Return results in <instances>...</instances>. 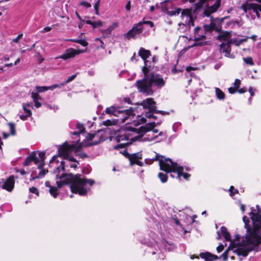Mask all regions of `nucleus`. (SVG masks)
<instances>
[{
	"mask_svg": "<svg viewBox=\"0 0 261 261\" xmlns=\"http://www.w3.org/2000/svg\"><path fill=\"white\" fill-rule=\"evenodd\" d=\"M45 152H40L39 153V156L41 159V163L38 165V168L39 169H41L43 168L44 166V160H45Z\"/></svg>",
	"mask_w": 261,
	"mask_h": 261,
	"instance_id": "393cba45",
	"label": "nucleus"
},
{
	"mask_svg": "<svg viewBox=\"0 0 261 261\" xmlns=\"http://www.w3.org/2000/svg\"><path fill=\"white\" fill-rule=\"evenodd\" d=\"M155 126L156 125L155 122H151L148 123L145 126H141L139 128H135L130 127H126V128L129 130L136 133L137 136H135L134 139L135 140H139L144 136L145 133L147 132H149L152 129H153V133H157L158 132V130L153 129Z\"/></svg>",
	"mask_w": 261,
	"mask_h": 261,
	"instance_id": "6e6552de",
	"label": "nucleus"
},
{
	"mask_svg": "<svg viewBox=\"0 0 261 261\" xmlns=\"http://www.w3.org/2000/svg\"><path fill=\"white\" fill-rule=\"evenodd\" d=\"M131 8L130 2L128 1L125 6V9L127 11H129Z\"/></svg>",
	"mask_w": 261,
	"mask_h": 261,
	"instance_id": "052dcab7",
	"label": "nucleus"
},
{
	"mask_svg": "<svg viewBox=\"0 0 261 261\" xmlns=\"http://www.w3.org/2000/svg\"><path fill=\"white\" fill-rule=\"evenodd\" d=\"M35 103V106L37 108H40L41 106V103L39 101V100H33Z\"/></svg>",
	"mask_w": 261,
	"mask_h": 261,
	"instance_id": "13d9d810",
	"label": "nucleus"
},
{
	"mask_svg": "<svg viewBox=\"0 0 261 261\" xmlns=\"http://www.w3.org/2000/svg\"><path fill=\"white\" fill-rule=\"evenodd\" d=\"M192 11V9H182L181 12L182 23L189 28L194 26V18Z\"/></svg>",
	"mask_w": 261,
	"mask_h": 261,
	"instance_id": "1a4fd4ad",
	"label": "nucleus"
},
{
	"mask_svg": "<svg viewBox=\"0 0 261 261\" xmlns=\"http://www.w3.org/2000/svg\"><path fill=\"white\" fill-rule=\"evenodd\" d=\"M221 37L224 38V39H225V41H226L227 43H229L230 45L231 44H235L237 45H239L236 39H232L230 38V34L228 32H225L221 36Z\"/></svg>",
	"mask_w": 261,
	"mask_h": 261,
	"instance_id": "412c9836",
	"label": "nucleus"
},
{
	"mask_svg": "<svg viewBox=\"0 0 261 261\" xmlns=\"http://www.w3.org/2000/svg\"><path fill=\"white\" fill-rule=\"evenodd\" d=\"M96 137H98V135L97 134H87L86 138L87 140L92 141L93 139Z\"/></svg>",
	"mask_w": 261,
	"mask_h": 261,
	"instance_id": "f704fd0d",
	"label": "nucleus"
},
{
	"mask_svg": "<svg viewBox=\"0 0 261 261\" xmlns=\"http://www.w3.org/2000/svg\"><path fill=\"white\" fill-rule=\"evenodd\" d=\"M103 124L106 126H109L112 124L111 121L109 120H107L103 122Z\"/></svg>",
	"mask_w": 261,
	"mask_h": 261,
	"instance_id": "0e129e2a",
	"label": "nucleus"
},
{
	"mask_svg": "<svg viewBox=\"0 0 261 261\" xmlns=\"http://www.w3.org/2000/svg\"><path fill=\"white\" fill-rule=\"evenodd\" d=\"M254 91H255V89H253L252 88L250 87L249 89V92L250 94L251 97H252L254 95Z\"/></svg>",
	"mask_w": 261,
	"mask_h": 261,
	"instance_id": "680f3d73",
	"label": "nucleus"
},
{
	"mask_svg": "<svg viewBox=\"0 0 261 261\" xmlns=\"http://www.w3.org/2000/svg\"><path fill=\"white\" fill-rule=\"evenodd\" d=\"M255 1L260 4L246 2L240 6V9L244 11L246 17L251 20H254L256 18H259L260 17L261 0Z\"/></svg>",
	"mask_w": 261,
	"mask_h": 261,
	"instance_id": "423d86ee",
	"label": "nucleus"
},
{
	"mask_svg": "<svg viewBox=\"0 0 261 261\" xmlns=\"http://www.w3.org/2000/svg\"><path fill=\"white\" fill-rule=\"evenodd\" d=\"M146 121V120L145 118H144V117L141 116H138L137 117V123H138V124H143L144 123H145Z\"/></svg>",
	"mask_w": 261,
	"mask_h": 261,
	"instance_id": "58836bf2",
	"label": "nucleus"
},
{
	"mask_svg": "<svg viewBox=\"0 0 261 261\" xmlns=\"http://www.w3.org/2000/svg\"><path fill=\"white\" fill-rule=\"evenodd\" d=\"M31 95H32V97L33 99V100H42V98L41 97H40L39 96V95L38 94V92H32V94H31Z\"/></svg>",
	"mask_w": 261,
	"mask_h": 261,
	"instance_id": "473e14b6",
	"label": "nucleus"
},
{
	"mask_svg": "<svg viewBox=\"0 0 261 261\" xmlns=\"http://www.w3.org/2000/svg\"><path fill=\"white\" fill-rule=\"evenodd\" d=\"M220 40L223 41L222 43L220 45V51L225 54V56L227 57H230L231 47L229 43L225 41L224 38L220 37Z\"/></svg>",
	"mask_w": 261,
	"mask_h": 261,
	"instance_id": "f3484780",
	"label": "nucleus"
},
{
	"mask_svg": "<svg viewBox=\"0 0 261 261\" xmlns=\"http://www.w3.org/2000/svg\"><path fill=\"white\" fill-rule=\"evenodd\" d=\"M76 76V74H73L70 76L66 81L64 82L63 83L60 84H57V86H59L58 88H63L66 84L73 81L75 78Z\"/></svg>",
	"mask_w": 261,
	"mask_h": 261,
	"instance_id": "a878e982",
	"label": "nucleus"
},
{
	"mask_svg": "<svg viewBox=\"0 0 261 261\" xmlns=\"http://www.w3.org/2000/svg\"><path fill=\"white\" fill-rule=\"evenodd\" d=\"M215 93L218 99L223 100L225 98V93L219 88H215Z\"/></svg>",
	"mask_w": 261,
	"mask_h": 261,
	"instance_id": "b1692460",
	"label": "nucleus"
},
{
	"mask_svg": "<svg viewBox=\"0 0 261 261\" xmlns=\"http://www.w3.org/2000/svg\"><path fill=\"white\" fill-rule=\"evenodd\" d=\"M129 133L127 132V131L120 132V133L116 136V141L119 142L122 141H127V142L120 143L118 145L115 146L114 148L116 149L124 148L126 146V145L128 144V141L129 140ZM130 140H133L134 141L136 140L134 139V137L133 138H130Z\"/></svg>",
	"mask_w": 261,
	"mask_h": 261,
	"instance_id": "f8f14e48",
	"label": "nucleus"
},
{
	"mask_svg": "<svg viewBox=\"0 0 261 261\" xmlns=\"http://www.w3.org/2000/svg\"><path fill=\"white\" fill-rule=\"evenodd\" d=\"M215 28V24L211 22L208 24H205L203 25L204 30L206 32H211L214 30Z\"/></svg>",
	"mask_w": 261,
	"mask_h": 261,
	"instance_id": "cd10ccee",
	"label": "nucleus"
},
{
	"mask_svg": "<svg viewBox=\"0 0 261 261\" xmlns=\"http://www.w3.org/2000/svg\"><path fill=\"white\" fill-rule=\"evenodd\" d=\"M158 137V136H154L151 137H147V138H144L143 140L144 141H151L153 140L154 139H156Z\"/></svg>",
	"mask_w": 261,
	"mask_h": 261,
	"instance_id": "3c124183",
	"label": "nucleus"
},
{
	"mask_svg": "<svg viewBox=\"0 0 261 261\" xmlns=\"http://www.w3.org/2000/svg\"><path fill=\"white\" fill-rule=\"evenodd\" d=\"M31 116V115H28L27 114L24 115V114H21V115H19V118L22 120H25L28 119V118L29 117Z\"/></svg>",
	"mask_w": 261,
	"mask_h": 261,
	"instance_id": "864d4df0",
	"label": "nucleus"
},
{
	"mask_svg": "<svg viewBox=\"0 0 261 261\" xmlns=\"http://www.w3.org/2000/svg\"><path fill=\"white\" fill-rule=\"evenodd\" d=\"M3 183L1 187L8 192H11L14 187L15 177L14 175L10 176L5 180H3Z\"/></svg>",
	"mask_w": 261,
	"mask_h": 261,
	"instance_id": "2eb2a0df",
	"label": "nucleus"
},
{
	"mask_svg": "<svg viewBox=\"0 0 261 261\" xmlns=\"http://www.w3.org/2000/svg\"><path fill=\"white\" fill-rule=\"evenodd\" d=\"M207 0H189L191 3H195L194 12L198 13L199 10L204 7L202 12L203 16L208 17L211 14L217 11L220 6L221 1L216 0L215 2L210 1L206 3Z\"/></svg>",
	"mask_w": 261,
	"mask_h": 261,
	"instance_id": "20e7f679",
	"label": "nucleus"
},
{
	"mask_svg": "<svg viewBox=\"0 0 261 261\" xmlns=\"http://www.w3.org/2000/svg\"><path fill=\"white\" fill-rule=\"evenodd\" d=\"M99 6V0H98L94 5V9L95 10V14L99 15L98 8Z\"/></svg>",
	"mask_w": 261,
	"mask_h": 261,
	"instance_id": "49530a36",
	"label": "nucleus"
},
{
	"mask_svg": "<svg viewBox=\"0 0 261 261\" xmlns=\"http://www.w3.org/2000/svg\"><path fill=\"white\" fill-rule=\"evenodd\" d=\"M138 55L144 61V66L142 67V71L144 72V70L149 69L150 67V65H148L147 59L151 56V53L149 50L141 47L138 51Z\"/></svg>",
	"mask_w": 261,
	"mask_h": 261,
	"instance_id": "ddd939ff",
	"label": "nucleus"
},
{
	"mask_svg": "<svg viewBox=\"0 0 261 261\" xmlns=\"http://www.w3.org/2000/svg\"><path fill=\"white\" fill-rule=\"evenodd\" d=\"M167 160H170L169 158H165V157L163 156L160 155L159 154L156 153L155 156L152 159H147L145 160V162L146 164H152L154 161L158 160L159 161V165L160 168H161V164H160V161H162L163 163H164V161H166Z\"/></svg>",
	"mask_w": 261,
	"mask_h": 261,
	"instance_id": "a211bd4d",
	"label": "nucleus"
},
{
	"mask_svg": "<svg viewBox=\"0 0 261 261\" xmlns=\"http://www.w3.org/2000/svg\"><path fill=\"white\" fill-rule=\"evenodd\" d=\"M33 159V162H34V163L36 165L38 164L40 162L39 159L36 156V153L34 152H33V159Z\"/></svg>",
	"mask_w": 261,
	"mask_h": 261,
	"instance_id": "c03bdc74",
	"label": "nucleus"
},
{
	"mask_svg": "<svg viewBox=\"0 0 261 261\" xmlns=\"http://www.w3.org/2000/svg\"><path fill=\"white\" fill-rule=\"evenodd\" d=\"M241 81L239 79H236L233 83L234 88L238 89L240 85Z\"/></svg>",
	"mask_w": 261,
	"mask_h": 261,
	"instance_id": "09e8293b",
	"label": "nucleus"
},
{
	"mask_svg": "<svg viewBox=\"0 0 261 261\" xmlns=\"http://www.w3.org/2000/svg\"><path fill=\"white\" fill-rule=\"evenodd\" d=\"M8 125L10 127V134L12 135H14L15 134V129L14 124L12 123H9Z\"/></svg>",
	"mask_w": 261,
	"mask_h": 261,
	"instance_id": "4c0bfd02",
	"label": "nucleus"
},
{
	"mask_svg": "<svg viewBox=\"0 0 261 261\" xmlns=\"http://www.w3.org/2000/svg\"><path fill=\"white\" fill-rule=\"evenodd\" d=\"M143 30V22L140 21L138 23L134 24L133 28L124 35L128 39L135 38L137 36L142 33Z\"/></svg>",
	"mask_w": 261,
	"mask_h": 261,
	"instance_id": "9b49d317",
	"label": "nucleus"
},
{
	"mask_svg": "<svg viewBox=\"0 0 261 261\" xmlns=\"http://www.w3.org/2000/svg\"><path fill=\"white\" fill-rule=\"evenodd\" d=\"M76 128L79 130V132L81 134H83L84 133V127L83 124L80 123L76 124Z\"/></svg>",
	"mask_w": 261,
	"mask_h": 261,
	"instance_id": "79ce46f5",
	"label": "nucleus"
},
{
	"mask_svg": "<svg viewBox=\"0 0 261 261\" xmlns=\"http://www.w3.org/2000/svg\"><path fill=\"white\" fill-rule=\"evenodd\" d=\"M158 177L160 179L161 181L163 183L166 182L167 181L168 176L166 174L160 172L158 174Z\"/></svg>",
	"mask_w": 261,
	"mask_h": 261,
	"instance_id": "7c9ffc66",
	"label": "nucleus"
},
{
	"mask_svg": "<svg viewBox=\"0 0 261 261\" xmlns=\"http://www.w3.org/2000/svg\"><path fill=\"white\" fill-rule=\"evenodd\" d=\"M153 113H155L154 112H151L149 111L148 112L146 113L145 117L148 118H154L155 119H156V116H154L153 115Z\"/></svg>",
	"mask_w": 261,
	"mask_h": 261,
	"instance_id": "e433bc0d",
	"label": "nucleus"
},
{
	"mask_svg": "<svg viewBox=\"0 0 261 261\" xmlns=\"http://www.w3.org/2000/svg\"><path fill=\"white\" fill-rule=\"evenodd\" d=\"M42 168H43L40 169L41 170L37 176L33 177V179L42 178L47 173V170Z\"/></svg>",
	"mask_w": 261,
	"mask_h": 261,
	"instance_id": "c85d7f7f",
	"label": "nucleus"
},
{
	"mask_svg": "<svg viewBox=\"0 0 261 261\" xmlns=\"http://www.w3.org/2000/svg\"><path fill=\"white\" fill-rule=\"evenodd\" d=\"M142 22H143V25L144 24H147L149 25L151 28L153 27V22H152L151 21H143Z\"/></svg>",
	"mask_w": 261,
	"mask_h": 261,
	"instance_id": "6e6d98bb",
	"label": "nucleus"
},
{
	"mask_svg": "<svg viewBox=\"0 0 261 261\" xmlns=\"http://www.w3.org/2000/svg\"><path fill=\"white\" fill-rule=\"evenodd\" d=\"M58 87L59 86H57V84H54L50 86H37L36 89L38 93H40L45 92L48 90H53L56 88H58Z\"/></svg>",
	"mask_w": 261,
	"mask_h": 261,
	"instance_id": "aec40b11",
	"label": "nucleus"
},
{
	"mask_svg": "<svg viewBox=\"0 0 261 261\" xmlns=\"http://www.w3.org/2000/svg\"><path fill=\"white\" fill-rule=\"evenodd\" d=\"M200 256L201 258L205 259L206 261L215 260L219 258L218 256L209 252L201 253Z\"/></svg>",
	"mask_w": 261,
	"mask_h": 261,
	"instance_id": "6ab92c4d",
	"label": "nucleus"
},
{
	"mask_svg": "<svg viewBox=\"0 0 261 261\" xmlns=\"http://www.w3.org/2000/svg\"><path fill=\"white\" fill-rule=\"evenodd\" d=\"M141 105L144 109H147L149 110V111L154 112L156 114L160 113L163 115L169 114L168 112L156 110V103L152 98H147L143 100L141 103Z\"/></svg>",
	"mask_w": 261,
	"mask_h": 261,
	"instance_id": "9d476101",
	"label": "nucleus"
},
{
	"mask_svg": "<svg viewBox=\"0 0 261 261\" xmlns=\"http://www.w3.org/2000/svg\"><path fill=\"white\" fill-rule=\"evenodd\" d=\"M82 50H75L72 48H69L66 50L65 53L60 56L56 57L55 59H62L66 60L69 58H72L75 57L76 55L83 53Z\"/></svg>",
	"mask_w": 261,
	"mask_h": 261,
	"instance_id": "4468645a",
	"label": "nucleus"
},
{
	"mask_svg": "<svg viewBox=\"0 0 261 261\" xmlns=\"http://www.w3.org/2000/svg\"><path fill=\"white\" fill-rule=\"evenodd\" d=\"M223 249H224V245L222 244H221L217 247V251L218 253H220L223 250Z\"/></svg>",
	"mask_w": 261,
	"mask_h": 261,
	"instance_id": "5fc2aeb1",
	"label": "nucleus"
},
{
	"mask_svg": "<svg viewBox=\"0 0 261 261\" xmlns=\"http://www.w3.org/2000/svg\"><path fill=\"white\" fill-rule=\"evenodd\" d=\"M49 193L50 194L54 197L56 198L58 195V188L54 187H50L49 189Z\"/></svg>",
	"mask_w": 261,
	"mask_h": 261,
	"instance_id": "c756f323",
	"label": "nucleus"
},
{
	"mask_svg": "<svg viewBox=\"0 0 261 261\" xmlns=\"http://www.w3.org/2000/svg\"><path fill=\"white\" fill-rule=\"evenodd\" d=\"M105 112L106 114L114 115L117 117H121L118 121L122 123L125 122L127 119L134 118V111L132 109L122 110L121 108L117 106H111L107 108Z\"/></svg>",
	"mask_w": 261,
	"mask_h": 261,
	"instance_id": "0eeeda50",
	"label": "nucleus"
},
{
	"mask_svg": "<svg viewBox=\"0 0 261 261\" xmlns=\"http://www.w3.org/2000/svg\"><path fill=\"white\" fill-rule=\"evenodd\" d=\"M56 155L52 157L49 162V166H53L52 165L54 164H58L59 163V161L56 159Z\"/></svg>",
	"mask_w": 261,
	"mask_h": 261,
	"instance_id": "a19ab883",
	"label": "nucleus"
},
{
	"mask_svg": "<svg viewBox=\"0 0 261 261\" xmlns=\"http://www.w3.org/2000/svg\"><path fill=\"white\" fill-rule=\"evenodd\" d=\"M23 34L21 33L19 34L17 37L13 39V42L15 43H18L20 39L22 38Z\"/></svg>",
	"mask_w": 261,
	"mask_h": 261,
	"instance_id": "de8ad7c7",
	"label": "nucleus"
},
{
	"mask_svg": "<svg viewBox=\"0 0 261 261\" xmlns=\"http://www.w3.org/2000/svg\"><path fill=\"white\" fill-rule=\"evenodd\" d=\"M52 29V28L51 27H45L44 28L43 30L41 31L42 33H46V32H49Z\"/></svg>",
	"mask_w": 261,
	"mask_h": 261,
	"instance_id": "4d7b16f0",
	"label": "nucleus"
},
{
	"mask_svg": "<svg viewBox=\"0 0 261 261\" xmlns=\"http://www.w3.org/2000/svg\"><path fill=\"white\" fill-rule=\"evenodd\" d=\"M243 61L247 64H249L250 65H251V66L254 65V62L253 61V59L250 57H247V58H243Z\"/></svg>",
	"mask_w": 261,
	"mask_h": 261,
	"instance_id": "2f4dec72",
	"label": "nucleus"
},
{
	"mask_svg": "<svg viewBox=\"0 0 261 261\" xmlns=\"http://www.w3.org/2000/svg\"><path fill=\"white\" fill-rule=\"evenodd\" d=\"M142 158V154L140 152H137L129 154L128 155V159L130 162V164L132 166L134 164H137L139 166H142L143 163L139 161V159Z\"/></svg>",
	"mask_w": 261,
	"mask_h": 261,
	"instance_id": "dca6fc26",
	"label": "nucleus"
},
{
	"mask_svg": "<svg viewBox=\"0 0 261 261\" xmlns=\"http://www.w3.org/2000/svg\"><path fill=\"white\" fill-rule=\"evenodd\" d=\"M85 21L84 20H82V21H80V23L79 24V29H81L83 28L84 25Z\"/></svg>",
	"mask_w": 261,
	"mask_h": 261,
	"instance_id": "69168bd1",
	"label": "nucleus"
},
{
	"mask_svg": "<svg viewBox=\"0 0 261 261\" xmlns=\"http://www.w3.org/2000/svg\"><path fill=\"white\" fill-rule=\"evenodd\" d=\"M236 89L235 88L230 87L228 88V91L230 94H233L236 92Z\"/></svg>",
	"mask_w": 261,
	"mask_h": 261,
	"instance_id": "bf43d9fd",
	"label": "nucleus"
},
{
	"mask_svg": "<svg viewBox=\"0 0 261 261\" xmlns=\"http://www.w3.org/2000/svg\"><path fill=\"white\" fill-rule=\"evenodd\" d=\"M33 153H32L29 156H28L24 163L25 166H29L30 163L33 162Z\"/></svg>",
	"mask_w": 261,
	"mask_h": 261,
	"instance_id": "72a5a7b5",
	"label": "nucleus"
},
{
	"mask_svg": "<svg viewBox=\"0 0 261 261\" xmlns=\"http://www.w3.org/2000/svg\"><path fill=\"white\" fill-rule=\"evenodd\" d=\"M221 232L222 235L224 238L225 240L227 241H230L233 244L231 241V236L229 232L227 231V228L224 226H222L221 227Z\"/></svg>",
	"mask_w": 261,
	"mask_h": 261,
	"instance_id": "4be33fe9",
	"label": "nucleus"
},
{
	"mask_svg": "<svg viewBox=\"0 0 261 261\" xmlns=\"http://www.w3.org/2000/svg\"><path fill=\"white\" fill-rule=\"evenodd\" d=\"M93 24H92V27L93 29H95L97 27H101L103 25V22L101 21V20H98V21H93Z\"/></svg>",
	"mask_w": 261,
	"mask_h": 261,
	"instance_id": "c9c22d12",
	"label": "nucleus"
},
{
	"mask_svg": "<svg viewBox=\"0 0 261 261\" xmlns=\"http://www.w3.org/2000/svg\"><path fill=\"white\" fill-rule=\"evenodd\" d=\"M246 91V90L244 88H241V89H240L238 90V92L240 93H243L245 92Z\"/></svg>",
	"mask_w": 261,
	"mask_h": 261,
	"instance_id": "774afa93",
	"label": "nucleus"
},
{
	"mask_svg": "<svg viewBox=\"0 0 261 261\" xmlns=\"http://www.w3.org/2000/svg\"><path fill=\"white\" fill-rule=\"evenodd\" d=\"M158 254L159 255V257L158 258H156V259H164V255L160 251L156 250V252H155V251H152V255H154V254Z\"/></svg>",
	"mask_w": 261,
	"mask_h": 261,
	"instance_id": "ea45409f",
	"label": "nucleus"
},
{
	"mask_svg": "<svg viewBox=\"0 0 261 261\" xmlns=\"http://www.w3.org/2000/svg\"><path fill=\"white\" fill-rule=\"evenodd\" d=\"M22 107H23V109L24 112L26 114H27L28 115H32V112H31V110L27 109V105H25V103H23L22 104Z\"/></svg>",
	"mask_w": 261,
	"mask_h": 261,
	"instance_id": "37998d69",
	"label": "nucleus"
},
{
	"mask_svg": "<svg viewBox=\"0 0 261 261\" xmlns=\"http://www.w3.org/2000/svg\"><path fill=\"white\" fill-rule=\"evenodd\" d=\"M80 5L85 7V8H88L91 7V4L85 1H82L80 3Z\"/></svg>",
	"mask_w": 261,
	"mask_h": 261,
	"instance_id": "a18cd8bd",
	"label": "nucleus"
},
{
	"mask_svg": "<svg viewBox=\"0 0 261 261\" xmlns=\"http://www.w3.org/2000/svg\"><path fill=\"white\" fill-rule=\"evenodd\" d=\"M118 27V23L116 22H113L107 29L103 30L102 32L106 35L111 34L112 31Z\"/></svg>",
	"mask_w": 261,
	"mask_h": 261,
	"instance_id": "5701e85b",
	"label": "nucleus"
},
{
	"mask_svg": "<svg viewBox=\"0 0 261 261\" xmlns=\"http://www.w3.org/2000/svg\"><path fill=\"white\" fill-rule=\"evenodd\" d=\"M78 43L80 44L81 45H82L83 46H86L88 45L87 42L86 41H85V40H82V39L79 40V42Z\"/></svg>",
	"mask_w": 261,
	"mask_h": 261,
	"instance_id": "603ef678",
	"label": "nucleus"
},
{
	"mask_svg": "<svg viewBox=\"0 0 261 261\" xmlns=\"http://www.w3.org/2000/svg\"><path fill=\"white\" fill-rule=\"evenodd\" d=\"M182 9L178 8H175L171 11H168L167 13L170 16H173L178 15L181 12Z\"/></svg>",
	"mask_w": 261,
	"mask_h": 261,
	"instance_id": "bb28decb",
	"label": "nucleus"
},
{
	"mask_svg": "<svg viewBox=\"0 0 261 261\" xmlns=\"http://www.w3.org/2000/svg\"><path fill=\"white\" fill-rule=\"evenodd\" d=\"M102 140H100V139H99L98 140H96V141H93L91 144L92 145H97L98 143H99L100 142H101Z\"/></svg>",
	"mask_w": 261,
	"mask_h": 261,
	"instance_id": "338daca9",
	"label": "nucleus"
},
{
	"mask_svg": "<svg viewBox=\"0 0 261 261\" xmlns=\"http://www.w3.org/2000/svg\"><path fill=\"white\" fill-rule=\"evenodd\" d=\"M143 80H138L136 85L139 91L146 95H152L156 89H160L165 85L166 80L162 75L154 72L149 73V69L143 72Z\"/></svg>",
	"mask_w": 261,
	"mask_h": 261,
	"instance_id": "7ed1b4c3",
	"label": "nucleus"
},
{
	"mask_svg": "<svg viewBox=\"0 0 261 261\" xmlns=\"http://www.w3.org/2000/svg\"><path fill=\"white\" fill-rule=\"evenodd\" d=\"M161 164V170L165 171L167 173H177V177L180 178V177L182 176L183 177L188 180L189 177L190 176V174L184 173V168L182 166L178 165L177 163L173 162L171 160H167L166 161H164V163L163 161H160Z\"/></svg>",
	"mask_w": 261,
	"mask_h": 261,
	"instance_id": "39448f33",
	"label": "nucleus"
},
{
	"mask_svg": "<svg viewBox=\"0 0 261 261\" xmlns=\"http://www.w3.org/2000/svg\"><path fill=\"white\" fill-rule=\"evenodd\" d=\"M249 215L253 223V228L249 225L250 220L247 216H244L243 220L245 227L247 229V234L243 238L242 243L232 244L221 255L224 260L228 258V253L230 250L238 255L246 256L249 252L254 250L261 243V210L256 205V210L251 208Z\"/></svg>",
	"mask_w": 261,
	"mask_h": 261,
	"instance_id": "f03ea898",
	"label": "nucleus"
},
{
	"mask_svg": "<svg viewBox=\"0 0 261 261\" xmlns=\"http://www.w3.org/2000/svg\"><path fill=\"white\" fill-rule=\"evenodd\" d=\"M46 106L48 108H49L50 109H54V110L58 109V106H54V107H53L51 106H50V105H48V104L46 105Z\"/></svg>",
	"mask_w": 261,
	"mask_h": 261,
	"instance_id": "e2e57ef3",
	"label": "nucleus"
},
{
	"mask_svg": "<svg viewBox=\"0 0 261 261\" xmlns=\"http://www.w3.org/2000/svg\"><path fill=\"white\" fill-rule=\"evenodd\" d=\"M29 191L30 192L32 193H34V194H37V195H38L39 194V192H38V189L35 187H31L29 189Z\"/></svg>",
	"mask_w": 261,
	"mask_h": 261,
	"instance_id": "8fccbe9b",
	"label": "nucleus"
},
{
	"mask_svg": "<svg viewBox=\"0 0 261 261\" xmlns=\"http://www.w3.org/2000/svg\"><path fill=\"white\" fill-rule=\"evenodd\" d=\"M81 146L76 147L75 145H68L65 143L62 146L59 148V154L63 157L66 162L62 161L59 166L56 167L55 173L56 175V183L59 188L63 185L70 184V189L72 193L79 194L81 196L86 195L95 182L91 179H87L82 177L79 174L73 175L72 174L60 173V168L62 171H65V166L75 169L77 168L79 162L70 153L72 151L77 152L80 150Z\"/></svg>",
	"mask_w": 261,
	"mask_h": 261,
	"instance_id": "f257e3e1",
	"label": "nucleus"
}]
</instances>
